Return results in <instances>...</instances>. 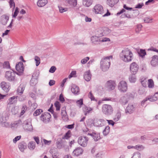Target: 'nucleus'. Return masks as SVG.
Instances as JSON below:
<instances>
[{
  "mask_svg": "<svg viewBox=\"0 0 158 158\" xmlns=\"http://www.w3.org/2000/svg\"><path fill=\"white\" fill-rule=\"evenodd\" d=\"M133 54L130 50L128 48L124 49L120 53V59L125 62L131 61L133 59Z\"/></svg>",
  "mask_w": 158,
  "mask_h": 158,
  "instance_id": "f257e3e1",
  "label": "nucleus"
},
{
  "mask_svg": "<svg viewBox=\"0 0 158 158\" xmlns=\"http://www.w3.org/2000/svg\"><path fill=\"white\" fill-rule=\"evenodd\" d=\"M92 11L96 14H102L104 13V10L102 6L99 4L96 5L94 7Z\"/></svg>",
  "mask_w": 158,
  "mask_h": 158,
  "instance_id": "9d476101",
  "label": "nucleus"
},
{
  "mask_svg": "<svg viewBox=\"0 0 158 158\" xmlns=\"http://www.w3.org/2000/svg\"><path fill=\"white\" fill-rule=\"evenodd\" d=\"M89 58L88 57H86L85 58L81 60V63L82 64H85L89 60Z\"/></svg>",
  "mask_w": 158,
  "mask_h": 158,
  "instance_id": "4d7b16f0",
  "label": "nucleus"
},
{
  "mask_svg": "<svg viewBox=\"0 0 158 158\" xmlns=\"http://www.w3.org/2000/svg\"><path fill=\"white\" fill-rule=\"evenodd\" d=\"M16 99V97L15 96H13L10 98L9 99L10 102V104H12L13 103L15 102Z\"/></svg>",
  "mask_w": 158,
  "mask_h": 158,
  "instance_id": "09e8293b",
  "label": "nucleus"
},
{
  "mask_svg": "<svg viewBox=\"0 0 158 158\" xmlns=\"http://www.w3.org/2000/svg\"><path fill=\"white\" fill-rule=\"evenodd\" d=\"M9 113L8 111H5L0 114V123L2 124L3 123L6 122L9 118Z\"/></svg>",
  "mask_w": 158,
  "mask_h": 158,
  "instance_id": "0eeeda50",
  "label": "nucleus"
},
{
  "mask_svg": "<svg viewBox=\"0 0 158 158\" xmlns=\"http://www.w3.org/2000/svg\"><path fill=\"white\" fill-rule=\"evenodd\" d=\"M83 149L81 147L76 148L73 152V155L75 156H78L82 154Z\"/></svg>",
  "mask_w": 158,
  "mask_h": 158,
  "instance_id": "dca6fc26",
  "label": "nucleus"
},
{
  "mask_svg": "<svg viewBox=\"0 0 158 158\" xmlns=\"http://www.w3.org/2000/svg\"><path fill=\"white\" fill-rule=\"evenodd\" d=\"M130 69L131 73L135 75L138 70L139 66L135 62H134L130 64Z\"/></svg>",
  "mask_w": 158,
  "mask_h": 158,
  "instance_id": "f8f14e48",
  "label": "nucleus"
},
{
  "mask_svg": "<svg viewBox=\"0 0 158 158\" xmlns=\"http://www.w3.org/2000/svg\"><path fill=\"white\" fill-rule=\"evenodd\" d=\"M18 147L22 152H23L24 150L27 148V144L24 142H22L19 143Z\"/></svg>",
  "mask_w": 158,
  "mask_h": 158,
  "instance_id": "412c9836",
  "label": "nucleus"
},
{
  "mask_svg": "<svg viewBox=\"0 0 158 158\" xmlns=\"http://www.w3.org/2000/svg\"><path fill=\"white\" fill-rule=\"evenodd\" d=\"M143 5L144 4L143 3H139L136 6L135 8L139 9L141 8L142 7V6H143Z\"/></svg>",
  "mask_w": 158,
  "mask_h": 158,
  "instance_id": "680f3d73",
  "label": "nucleus"
},
{
  "mask_svg": "<svg viewBox=\"0 0 158 158\" xmlns=\"http://www.w3.org/2000/svg\"><path fill=\"white\" fill-rule=\"evenodd\" d=\"M158 95L154 94L153 96H148L147 97L148 100L151 102H154L156 101L158 99Z\"/></svg>",
  "mask_w": 158,
  "mask_h": 158,
  "instance_id": "473e14b6",
  "label": "nucleus"
},
{
  "mask_svg": "<svg viewBox=\"0 0 158 158\" xmlns=\"http://www.w3.org/2000/svg\"><path fill=\"white\" fill-rule=\"evenodd\" d=\"M56 69L55 66H52L50 69L49 72L52 73H53L55 72Z\"/></svg>",
  "mask_w": 158,
  "mask_h": 158,
  "instance_id": "052dcab7",
  "label": "nucleus"
},
{
  "mask_svg": "<svg viewBox=\"0 0 158 158\" xmlns=\"http://www.w3.org/2000/svg\"><path fill=\"white\" fill-rule=\"evenodd\" d=\"M55 106L56 107V110H59L60 108V104L59 102L57 101L55 102L54 104Z\"/></svg>",
  "mask_w": 158,
  "mask_h": 158,
  "instance_id": "3c124183",
  "label": "nucleus"
},
{
  "mask_svg": "<svg viewBox=\"0 0 158 158\" xmlns=\"http://www.w3.org/2000/svg\"><path fill=\"white\" fill-rule=\"evenodd\" d=\"M88 140L87 137L83 136L79 137L77 141L79 144L81 146L85 147L87 146Z\"/></svg>",
  "mask_w": 158,
  "mask_h": 158,
  "instance_id": "6e6552de",
  "label": "nucleus"
},
{
  "mask_svg": "<svg viewBox=\"0 0 158 158\" xmlns=\"http://www.w3.org/2000/svg\"><path fill=\"white\" fill-rule=\"evenodd\" d=\"M88 97L90 98L91 100H94L95 99V98L92 93L91 92H90L88 94Z\"/></svg>",
  "mask_w": 158,
  "mask_h": 158,
  "instance_id": "e2e57ef3",
  "label": "nucleus"
},
{
  "mask_svg": "<svg viewBox=\"0 0 158 158\" xmlns=\"http://www.w3.org/2000/svg\"><path fill=\"white\" fill-rule=\"evenodd\" d=\"M93 3V0H83V5L86 7L89 6Z\"/></svg>",
  "mask_w": 158,
  "mask_h": 158,
  "instance_id": "bb28decb",
  "label": "nucleus"
},
{
  "mask_svg": "<svg viewBox=\"0 0 158 158\" xmlns=\"http://www.w3.org/2000/svg\"><path fill=\"white\" fill-rule=\"evenodd\" d=\"M76 103L77 106H79L80 107L83 104V99H81L79 100H77L76 102Z\"/></svg>",
  "mask_w": 158,
  "mask_h": 158,
  "instance_id": "6e6d98bb",
  "label": "nucleus"
},
{
  "mask_svg": "<svg viewBox=\"0 0 158 158\" xmlns=\"http://www.w3.org/2000/svg\"><path fill=\"white\" fill-rule=\"evenodd\" d=\"M83 110L85 115H86L88 113H89L93 110V108L85 106L83 108Z\"/></svg>",
  "mask_w": 158,
  "mask_h": 158,
  "instance_id": "cd10ccee",
  "label": "nucleus"
},
{
  "mask_svg": "<svg viewBox=\"0 0 158 158\" xmlns=\"http://www.w3.org/2000/svg\"><path fill=\"white\" fill-rule=\"evenodd\" d=\"M22 122L20 120L15 122L10 125L11 128L13 130H15L22 125Z\"/></svg>",
  "mask_w": 158,
  "mask_h": 158,
  "instance_id": "f3484780",
  "label": "nucleus"
},
{
  "mask_svg": "<svg viewBox=\"0 0 158 158\" xmlns=\"http://www.w3.org/2000/svg\"><path fill=\"white\" fill-rule=\"evenodd\" d=\"M28 146L30 150H33L35 148V143L34 142H31L28 144Z\"/></svg>",
  "mask_w": 158,
  "mask_h": 158,
  "instance_id": "c9c22d12",
  "label": "nucleus"
},
{
  "mask_svg": "<svg viewBox=\"0 0 158 158\" xmlns=\"http://www.w3.org/2000/svg\"><path fill=\"white\" fill-rule=\"evenodd\" d=\"M10 86V83L8 82L2 81L1 83V87L2 89L6 92H8L9 90Z\"/></svg>",
  "mask_w": 158,
  "mask_h": 158,
  "instance_id": "ddd939ff",
  "label": "nucleus"
},
{
  "mask_svg": "<svg viewBox=\"0 0 158 158\" xmlns=\"http://www.w3.org/2000/svg\"><path fill=\"white\" fill-rule=\"evenodd\" d=\"M71 136V131H68L67 133H66L65 135L62 136V139L63 140L65 139H68Z\"/></svg>",
  "mask_w": 158,
  "mask_h": 158,
  "instance_id": "72a5a7b5",
  "label": "nucleus"
},
{
  "mask_svg": "<svg viewBox=\"0 0 158 158\" xmlns=\"http://www.w3.org/2000/svg\"><path fill=\"white\" fill-rule=\"evenodd\" d=\"M50 152L52 154L53 158H59L58 153L54 148L51 149Z\"/></svg>",
  "mask_w": 158,
  "mask_h": 158,
  "instance_id": "393cba45",
  "label": "nucleus"
},
{
  "mask_svg": "<svg viewBox=\"0 0 158 158\" xmlns=\"http://www.w3.org/2000/svg\"><path fill=\"white\" fill-rule=\"evenodd\" d=\"M112 56H110L102 58L100 62V67L104 72L107 71L109 68L110 64V59L112 60Z\"/></svg>",
  "mask_w": 158,
  "mask_h": 158,
  "instance_id": "f03ea898",
  "label": "nucleus"
},
{
  "mask_svg": "<svg viewBox=\"0 0 158 158\" xmlns=\"http://www.w3.org/2000/svg\"><path fill=\"white\" fill-rule=\"evenodd\" d=\"M102 112L104 114L108 116L113 114V109L111 105L104 104L102 106Z\"/></svg>",
  "mask_w": 158,
  "mask_h": 158,
  "instance_id": "7ed1b4c3",
  "label": "nucleus"
},
{
  "mask_svg": "<svg viewBox=\"0 0 158 158\" xmlns=\"http://www.w3.org/2000/svg\"><path fill=\"white\" fill-rule=\"evenodd\" d=\"M55 81L52 80H51L49 82V85L50 86H52L54 85L55 84Z\"/></svg>",
  "mask_w": 158,
  "mask_h": 158,
  "instance_id": "774afa93",
  "label": "nucleus"
},
{
  "mask_svg": "<svg viewBox=\"0 0 158 158\" xmlns=\"http://www.w3.org/2000/svg\"><path fill=\"white\" fill-rule=\"evenodd\" d=\"M43 141L44 144L45 145H50L52 143L51 140H47L45 139H43Z\"/></svg>",
  "mask_w": 158,
  "mask_h": 158,
  "instance_id": "603ef678",
  "label": "nucleus"
},
{
  "mask_svg": "<svg viewBox=\"0 0 158 158\" xmlns=\"http://www.w3.org/2000/svg\"><path fill=\"white\" fill-rule=\"evenodd\" d=\"M47 3V0H39L37 2V5L39 7H42L45 6Z\"/></svg>",
  "mask_w": 158,
  "mask_h": 158,
  "instance_id": "b1692460",
  "label": "nucleus"
},
{
  "mask_svg": "<svg viewBox=\"0 0 158 158\" xmlns=\"http://www.w3.org/2000/svg\"><path fill=\"white\" fill-rule=\"evenodd\" d=\"M102 153L101 152H100L97 154L96 156V158H102Z\"/></svg>",
  "mask_w": 158,
  "mask_h": 158,
  "instance_id": "338daca9",
  "label": "nucleus"
},
{
  "mask_svg": "<svg viewBox=\"0 0 158 158\" xmlns=\"http://www.w3.org/2000/svg\"><path fill=\"white\" fill-rule=\"evenodd\" d=\"M131 158H141V154L139 152H135Z\"/></svg>",
  "mask_w": 158,
  "mask_h": 158,
  "instance_id": "58836bf2",
  "label": "nucleus"
},
{
  "mask_svg": "<svg viewBox=\"0 0 158 158\" xmlns=\"http://www.w3.org/2000/svg\"><path fill=\"white\" fill-rule=\"evenodd\" d=\"M43 111L42 109H38L34 112L33 114L35 116H37L39 115Z\"/></svg>",
  "mask_w": 158,
  "mask_h": 158,
  "instance_id": "de8ad7c7",
  "label": "nucleus"
},
{
  "mask_svg": "<svg viewBox=\"0 0 158 158\" xmlns=\"http://www.w3.org/2000/svg\"><path fill=\"white\" fill-rule=\"evenodd\" d=\"M129 80L130 82L134 83L136 81V78L135 75H131L129 77Z\"/></svg>",
  "mask_w": 158,
  "mask_h": 158,
  "instance_id": "e433bc0d",
  "label": "nucleus"
},
{
  "mask_svg": "<svg viewBox=\"0 0 158 158\" xmlns=\"http://www.w3.org/2000/svg\"><path fill=\"white\" fill-rule=\"evenodd\" d=\"M32 78L31 79L30 84L31 85L35 86L37 82V80L36 78L34 77L33 75L32 76Z\"/></svg>",
  "mask_w": 158,
  "mask_h": 158,
  "instance_id": "f704fd0d",
  "label": "nucleus"
},
{
  "mask_svg": "<svg viewBox=\"0 0 158 158\" xmlns=\"http://www.w3.org/2000/svg\"><path fill=\"white\" fill-rule=\"evenodd\" d=\"M71 90L74 94H77L79 91V87L75 85H73L71 86Z\"/></svg>",
  "mask_w": 158,
  "mask_h": 158,
  "instance_id": "5701e85b",
  "label": "nucleus"
},
{
  "mask_svg": "<svg viewBox=\"0 0 158 158\" xmlns=\"http://www.w3.org/2000/svg\"><path fill=\"white\" fill-rule=\"evenodd\" d=\"M103 35L100 34L98 35H95L92 37L91 40L93 43L95 42H101V38H100Z\"/></svg>",
  "mask_w": 158,
  "mask_h": 158,
  "instance_id": "6ab92c4d",
  "label": "nucleus"
},
{
  "mask_svg": "<svg viewBox=\"0 0 158 158\" xmlns=\"http://www.w3.org/2000/svg\"><path fill=\"white\" fill-rule=\"evenodd\" d=\"M148 86L149 88H152L154 86V82L151 79L148 80Z\"/></svg>",
  "mask_w": 158,
  "mask_h": 158,
  "instance_id": "37998d69",
  "label": "nucleus"
},
{
  "mask_svg": "<svg viewBox=\"0 0 158 158\" xmlns=\"http://www.w3.org/2000/svg\"><path fill=\"white\" fill-rule=\"evenodd\" d=\"M121 117V112L119 111H118L113 117V120L115 122L118 121Z\"/></svg>",
  "mask_w": 158,
  "mask_h": 158,
  "instance_id": "c85d7f7f",
  "label": "nucleus"
},
{
  "mask_svg": "<svg viewBox=\"0 0 158 158\" xmlns=\"http://www.w3.org/2000/svg\"><path fill=\"white\" fill-rule=\"evenodd\" d=\"M142 27V26L141 25H137L136 26L135 29V32L137 33H139V32L141 31Z\"/></svg>",
  "mask_w": 158,
  "mask_h": 158,
  "instance_id": "79ce46f5",
  "label": "nucleus"
},
{
  "mask_svg": "<svg viewBox=\"0 0 158 158\" xmlns=\"http://www.w3.org/2000/svg\"><path fill=\"white\" fill-rule=\"evenodd\" d=\"M116 85L115 82L113 80L108 81L106 83V86L109 91L114 90Z\"/></svg>",
  "mask_w": 158,
  "mask_h": 158,
  "instance_id": "9b49d317",
  "label": "nucleus"
},
{
  "mask_svg": "<svg viewBox=\"0 0 158 158\" xmlns=\"http://www.w3.org/2000/svg\"><path fill=\"white\" fill-rule=\"evenodd\" d=\"M118 88L121 92H126L127 89V83L124 81H121L118 84Z\"/></svg>",
  "mask_w": 158,
  "mask_h": 158,
  "instance_id": "423d86ee",
  "label": "nucleus"
},
{
  "mask_svg": "<svg viewBox=\"0 0 158 158\" xmlns=\"http://www.w3.org/2000/svg\"><path fill=\"white\" fill-rule=\"evenodd\" d=\"M19 12V8L17 7L15 8V11L14 13V14L13 15V17L15 18Z\"/></svg>",
  "mask_w": 158,
  "mask_h": 158,
  "instance_id": "bf43d9fd",
  "label": "nucleus"
},
{
  "mask_svg": "<svg viewBox=\"0 0 158 158\" xmlns=\"http://www.w3.org/2000/svg\"><path fill=\"white\" fill-rule=\"evenodd\" d=\"M16 69L18 73L17 74L20 76L22 74L24 70V66L23 63L19 62L15 66Z\"/></svg>",
  "mask_w": 158,
  "mask_h": 158,
  "instance_id": "1a4fd4ad",
  "label": "nucleus"
},
{
  "mask_svg": "<svg viewBox=\"0 0 158 158\" xmlns=\"http://www.w3.org/2000/svg\"><path fill=\"white\" fill-rule=\"evenodd\" d=\"M141 82L142 85L143 87H146L147 86L148 82L146 79H144L143 80H142Z\"/></svg>",
  "mask_w": 158,
  "mask_h": 158,
  "instance_id": "864d4df0",
  "label": "nucleus"
},
{
  "mask_svg": "<svg viewBox=\"0 0 158 158\" xmlns=\"http://www.w3.org/2000/svg\"><path fill=\"white\" fill-rule=\"evenodd\" d=\"M106 121H107L109 125H111L112 126H113L115 124V123L112 120H106Z\"/></svg>",
  "mask_w": 158,
  "mask_h": 158,
  "instance_id": "69168bd1",
  "label": "nucleus"
},
{
  "mask_svg": "<svg viewBox=\"0 0 158 158\" xmlns=\"http://www.w3.org/2000/svg\"><path fill=\"white\" fill-rule=\"evenodd\" d=\"M89 135L93 137L95 141H97L100 139V135L98 133L93 132Z\"/></svg>",
  "mask_w": 158,
  "mask_h": 158,
  "instance_id": "c756f323",
  "label": "nucleus"
},
{
  "mask_svg": "<svg viewBox=\"0 0 158 158\" xmlns=\"http://www.w3.org/2000/svg\"><path fill=\"white\" fill-rule=\"evenodd\" d=\"M139 56L142 57H143L146 55V52L144 50L140 49L138 52Z\"/></svg>",
  "mask_w": 158,
  "mask_h": 158,
  "instance_id": "a19ab883",
  "label": "nucleus"
},
{
  "mask_svg": "<svg viewBox=\"0 0 158 158\" xmlns=\"http://www.w3.org/2000/svg\"><path fill=\"white\" fill-rule=\"evenodd\" d=\"M118 1V0H107V3L110 6L113 7Z\"/></svg>",
  "mask_w": 158,
  "mask_h": 158,
  "instance_id": "2f4dec72",
  "label": "nucleus"
},
{
  "mask_svg": "<svg viewBox=\"0 0 158 158\" xmlns=\"http://www.w3.org/2000/svg\"><path fill=\"white\" fill-rule=\"evenodd\" d=\"M110 127L108 126H106L103 131V134L106 136L107 135L110 131Z\"/></svg>",
  "mask_w": 158,
  "mask_h": 158,
  "instance_id": "4c0bfd02",
  "label": "nucleus"
},
{
  "mask_svg": "<svg viewBox=\"0 0 158 158\" xmlns=\"http://www.w3.org/2000/svg\"><path fill=\"white\" fill-rule=\"evenodd\" d=\"M10 3V7H12L13 6H14V8L15 7V3L14 2L13 0H10L9 2Z\"/></svg>",
  "mask_w": 158,
  "mask_h": 158,
  "instance_id": "0e129e2a",
  "label": "nucleus"
},
{
  "mask_svg": "<svg viewBox=\"0 0 158 158\" xmlns=\"http://www.w3.org/2000/svg\"><path fill=\"white\" fill-rule=\"evenodd\" d=\"M106 121L104 119H100L96 120L94 122V124L96 127H102L104 125Z\"/></svg>",
  "mask_w": 158,
  "mask_h": 158,
  "instance_id": "a211bd4d",
  "label": "nucleus"
},
{
  "mask_svg": "<svg viewBox=\"0 0 158 158\" xmlns=\"http://www.w3.org/2000/svg\"><path fill=\"white\" fill-rule=\"evenodd\" d=\"M51 117V115L48 113H46L44 114H43L41 117V120L44 123H47L49 121Z\"/></svg>",
  "mask_w": 158,
  "mask_h": 158,
  "instance_id": "4468645a",
  "label": "nucleus"
},
{
  "mask_svg": "<svg viewBox=\"0 0 158 158\" xmlns=\"http://www.w3.org/2000/svg\"><path fill=\"white\" fill-rule=\"evenodd\" d=\"M135 107L133 105L129 104L127 107L126 113H128L129 114L132 113L135 111Z\"/></svg>",
  "mask_w": 158,
  "mask_h": 158,
  "instance_id": "aec40b11",
  "label": "nucleus"
},
{
  "mask_svg": "<svg viewBox=\"0 0 158 158\" xmlns=\"http://www.w3.org/2000/svg\"><path fill=\"white\" fill-rule=\"evenodd\" d=\"M24 89L23 86L20 85L19 86L17 89V92L19 94H22L23 93Z\"/></svg>",
  "mask_w": 158,
  "mask_h": 158,
  "instance_id": "49530a36",
  "label": "nucleus"
},
{
  "mask_svg": "<svg viewBox=\"0 0 158 158\" xmlns=\"http://www.w3.org/2000/svg\"><path fill=\"white\" fill-rule=\"evenodd\" d=\"M91 75L90 74L89 71L85 72L84 74V78L85 80L87 81H89L91 78Z\"/></svg>",
  "mask_w": 158,
  "mask_h": 158,
  "instance_id": "4be33fe9",
  "label": "nucleus"
},
{
  "mask_svg": "<svg viewBox=\"0 0 158 158\" xmlns=\"http://www.w3.org/2000/svg\"><path fill=\"white\" fill-rule=\"evenodd\" d=\"M151 65L153 67L158 65V56L154 55L152 57L150 62Z\"/></svg>",
  "mask_w": 158,
  "mask_h": 158,
  "instance_id": "2eb2a0df",
  "label": "nucleus"
},
{
  "mask_svg": "<svg viewBox=\"0 0 158 158\" xmlns=\"http://www.w3.org/2000/svg\"><path fill=\"white\" fill-rule=\"evenodd\" d=\"M34 60L36 62V66H38L40 64V59L39 57L37 56H35L34 58Z\"/></svg>",
  "mask_w": 158,
  "mask_h": 158,
  "instance_id": "c03bdc74",
  "label": "nucleus"
},
{
  "mask_svg": "<svg viewBox=\"0 0 158 158\" xmlns=\"http://www.w3.org/2000/svg\"><path fill=\"white\" fill-rule=\"evenodd\" d=\"M21 138V136L19 135L18 136L16 137L13 140V142L14 143H16V142L20 139Z\"/></svg>",
  "mask_w": 158,
  "mask_h": 158,
  "instance_id": "5fc2aeb1",
  "label": "nucleus"
},
{
  "mask_svg": "<svg viewBox=\"0 0 158 158\" xmlns=\"http://www.w3.org/2000/svg\"><path fill=\"white\" fill-rule=\"evenodd\" d=\"M4 68L8 69L10 68V64L8 61H5L3 64Z\"/></svg>",
  "mask_w": 158,
  "mask_h": 158,
  "instance_id": "8fccbe9b",
  "label": "nucleus"
},
{
  "mask_svg": "<svg viewBox=\"0 0 158 158\" xmlns=\"http://www.w3.org/2000/svg\"><path fill=\"white\" fill-rule=\"evenodd\" d=\"M15 72L12 70L8 71L6 72L5 77L9 81H15Z\"/></svg>",
  "mask_w": 158,
  "mask_h": 158,
  "instance_id": "20e7f679",
  "label": "nucleus"
},
{
  "mask_svg": "<svg viewBox=\"0 0 158 158\" xmlns=\"http://www.w3.org/2000/svg\"><path fill=\"white\" fill-rule=\"evenodd\" d=\"M64 140H63L59 138L58 139L56 143V146L59 149H61L62 148V144Z\"/></svg>",
  "mask_w": 158,
  "mask_h": 158,
  "instance_id": "7c9ffc66",
  "label": "nucleus"
},
{
  "mask_svg": "<svg viewBox=\"0 0 158 158\" xmlns=\"http://www.w3.org/2000/svg\"><path fill=\"white\" fill-rule=\"evenodd\" d=\"M144 148V147L142 145L139 144L135 146V149L139 151L143 150Z\"/></svg>",
  "mask_w": 158,
  "mask_h": 158,
  "instance_id": "ea45409f",
  "label": "nucleus"
},
{
  "mask_svg": "<svg viewBox=\"0 0 158 158\" xmlns=\"http://www.w3.org/2000/svg\"><path fill=\"white\" fill-rule=\"evenodd\" d=\"M9 17L6 15H3L1 18V23L3 25H5L9 20Z\"/></svg>",
  "mask_w": 158,
  "mask_h": 158,
  "instance_id": "a878e982",
  "label": "nucleus"
},
{
  "mask_svg": "<svg viewBox=\"0 0 158 158\" xmlns=\"http://www.w3.org/2000/svg\"><path fill=\"white\" fill-rule=\"evenodd\" d=\"M59 12L60 13H63L68 10L67 8H64L61 6H58Z\"/></svg>",
  "mask_w": 158,
  "mask_h": 158,
  "instance_id": "a18cd8bd",
  "label": "nucleus"
},
{
  "mask_svg": "<svg viewBox=\"0 0 158 158\" xmlns=\"http://www.w3.org/2000/svg\"><path fill=\"white\" fill-rule=\"evenodd\" d=\"M23 127L25 131H31L33 130L31 120L30 119H27L25 120L23 123Z\"/></svg>",
  "mask_w": 158,
  "mask_h": 158,
  "instance_id": "39448f33",
  "label": "nucleus"
},
{
  "mask_svg": "<svg viewBox=\"0 0 158 158\" xmlns=\"http://www.w3.org/2000/svg\"><path fill=\"white\" fill-rule=\"evenodd\" d=\"M76 74V72L75 71H72L69 76L68 77L69 78H70L72 77H75Z\"/></svg>",
  "mask_w": 158,
  "mask_h": 158,
  "instance_id": "13d9d810",
  "label": "nucleus"
}]
</instances>
